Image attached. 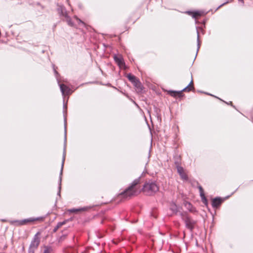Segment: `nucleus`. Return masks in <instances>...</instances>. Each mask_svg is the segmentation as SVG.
Segmentation results:
<instances>
[{
	"instance_id": "nucleus-1",
	"label": "nucleus",
	"mask_w": 253,
	"mask_h": 253,
	"mask_svg": "<svg viewBox=\"0 0 253 253\" xmlns=\"http://www.w3.org/2000/svg\"><path fill=\"white\" fill-rule=\"evenodd\" d=\"M140 182L139 179H135L130 186L127 188L121 195L125 198H128L136 195L140 192L139 187L138 186Z\"/></svg>"
},
{
	"instance_id": "nucleus-2",
	"label": "nucleus",
	"mask_w": 253,
	"mask_h": 253,
	"mask_svg": "<svg viewBox=\"0 0 253 253\" xmlns=\"http://www.w3.org/2000/svg\"><path fill=\"white\" fill-rule=\"evenodd\" d=\"M159 190V187L155 182L148 181L145 183L142 191L147 195H152Z\"/></svg>"
},
{
	"instance_id": "nucleus-3",
	"label": "nucleus",
	"mask_w": 253,
	"mask_h": 253,
	"mask_svg": "<svg viewBox=\"0 0 253 253\" xmlns=\"http://www.w3.org/2000/svg\"><path fill=\"white\" fill-rule=\"evenodd\" d=\"M193 80H192L190 82V84L185 88H184L182 90L176 91H172V90H169L168 91L169 93L172 96H181L182 94V91H190L192 90L193 88Z\"/></svg>"
},
{
	"instance_id": "nucleus-4",
	"label": "nucleus",
	"mask_w": 253,
	"mask_h": 253,
	"mask_svg": "<svg viewBox=\"0 0 253 253\" xmlns=\"http://www.w3.org/2000/svg\"><path fill=\"white\" fill-rule=\"evenodd\" d=\"M39 233H37L31 242L30 246V253H34L35 249H37L40 243V239L39 237Z\"/></svg>"
},
{
	"instance_id": "nucleus-5",
	"label": "nucleus",
	"mask_w": 253,
	"mask_h": 253,
	"mask_svg": "<svg viewBox=\"0 0 253 253\" xmlns=\"http://www.w3.org/2000/svg\"><path fill=\"white\" fill-rule=\"evenodd\" d=\"M184 220L186 227L192 231L194 227L196 222L187 216L185 217Z\"/></svg>"
},
{
	"instance_id": "nucleus-6",
	"label": "nucleus",
	"mask_w": 253,
	"mask_h": 253,
	"mask_svg": "<svg viewBox=\"0 0 253 253\" xmlns=\"http://www.w3.org/2000/svg\"><path fill=\"white\" fill-rule=\"evenodd\" d=\"M114 59L115 62H116V63L120 67V68L125 69V68H126L125 63L124 62V59L122 55H115L114 56Z\"/></svg>"
},
{
	"instance_id": "nucleus-7",
	"label": "nucleus",
	"mask_w": 253,
	"mask_h": 253,
	"mask_svg": "<svg viewBox=\"0 0 253 253\" xmlns=\"http://www.w3.org/2000/svg\"><path fill=\"white\" fill-rule=\"evenodd\" d=\"M42 217L30 218L27 219H24L20 221H15L14 222L17 223L18 225H24L28 222H33L36 220H42Z\"/></svg>"
},
{
	"instance_id": "nucleus-8",
	"label": "nucleus",
	"mask_w": 253,
	"mask_h": 253,
	"mask_svg": "<svg viewBox=\"0 0 253 253\" xmlns=\"http://www.w3.org/2000/svg\"><path fill=\"white\" fill-rule=\"evenodd\" d=\"M61 91L63 95H68L71 93L70 88L64 84H59Z\"/></svg>"
},
{
	"instance_id": "nucleus-9",
	"label": "nucleus",
	"mask_w": 253,
	"mask_h": 253,
	"mask_svg": "<svg viewBox=\"0 0 253 253\" xmlns=\"http://www.w3.org/2000/svg\"><path fill=\"white\" fill-rule=\"evenodd\" d=\"M65 159V153L63 154V159H62V165H61V169L60 173V176H59V191L58 192V195L59 196L60 195V190H61V180H62V171H63V168L64 166V163Z\"/></svg>"
},
{
	"instance_id": "nucleus-10",
	"label": "nucleus",
	"mask_w": 253,
	"mask_h": 253,
	"mask_svg": "<svg viewBox=\"0 0 253 253\" xmlns=\"http://www.w3.org/2000/svg\"><path fill=\"white\" fill-rule=\"evenodd\" d=\"M177 172L180 175L181 178L184 180L187 179V176L184 172V169L182 167L180 166L177 167Z\"/></svg>"
},
{
	"instance_id": "nucleus-11",
	"label": "nucleus",
	"mask_w": 253,
	"mask_h": 253,
	"mask_svg": "<svg viewBox=\"0 0 253 253\" xmlns=\"http://www.w3.org/2000/svg\"><path fill=\"white\" fill-rule=\"evenodd\" d=\"M223 200L220 198H215L212 201V206L213 208L218 207L222 202Z\"/></svg>"
},
{
	"instance_id": "nucleus-12",
	"label": "nucleus",
	"mask_w": 253,
	"mask_h": 253,
	"mask_svg": "<svg viewBox=\"0 0 253 253\" xmlns=\"http://www.w3.org/2000/svg\"><path fill=\"white\" fill-rule=\"evenodd\" d=\"M186 13L189 15H192V16L194 18H197L198 17L201 16L204 14V12L201 11H196L194 12L187 11Z\"/></svg>"
},
{
	"instance_id": "nucleus-13",
	"label": "nucleus",
	"mask_w": 253,
	"mask_h": 253,
	"mask_svg": "<svg viewBox=\"0 0 253 253\" xmlns=\"http://www.w3.org/2000/svg\"><path fill=\"white\" fill-rule=\"evenodd\" d=\"M199 191H200V196L202 198V200L203 201V202L205 204V205H207V203H208V202H207V199L206 198V197L205 196V194H204V190H203V189L202 188V187L200 186H199Z\"/></svg>"
},
{
	"instance_id": "nucleus-14",
	"label": "nucleus",
	"mask_w": 253,
	"mask_h": 253,
	"mask_svg": "<svg viewBox=\"0 0 253 253\" xmlns=\"http://www.w3.org/2000/svg\"><path fill=\"white\" fill-rule=\"evenodd\" d=\"M199 191H200V196L202 198V200L203 201V202L205 204V205H207V203H208V202H207V199L206 198V197L205 196V194H204V190H203V189L202 188V187L200 186H199Z\"/></svg>"
},
{
	"instance_id": "nucleus-15",
	"label": "nucleus",
	"mask_w": 253,
	"mask_h": 253,
	"mask_svg": "<svg viewBox=\"0 0 253 253\" xmlns=\"http://www.w3.org/2000/svg\"><path fill=\"white\" fill-rule=\"evenodd\" d=\"M133 84L134 86L136 87L137 91L140 92L142 90V85L138 80H136V81L133 83Z\"/></svg>"
},
{
	"instance_id": "nucleus-16",
	"label": "nucleus",
	"mask_w": 253,
	"mask_h": 253,
	"mask_svg": "<svg viewBox=\"0 0 253 253\" xmlns=\"http://www.w3.org/2000/svg\"><path fill=\"white\" fill-rule=\"evenodd\" d=\"M128 79L133 84L137 80V78L133 75L129 74L127 75Z\"/></svg>"
},
{
	"instance_id": "nucleus-17",
	"label": "nucleus",
	"mask_w": 253,
	"mask_h": 253,
	"mask_svg": "<svg viewBox=\"0 0 253 253\" xmlns=\"http://www.w3.org/2000/svg\"><path fill=\"white\" fill-rule=\"evenodd\" d=\"M58 11L59 13H60V14L63 15V16L65 15V12L67 13L65 8H64V7L62 6H60L58 8Z\"/></svg>"
},
{
	"instance_id": "nucleus-18",
	"label": "nucleus",
	"mask_w": 253,
	"mask_h": 253,
	"mask_svg": "<svg viewBox=\"0 0 253 253\" xmlns=\"http://www.w3.org/2000/svg\"><path fill=\"white\" fill-rule=\"evenodd\" d=\"M65 19H66V21H67V22L68 23V24L70 25V26H73L74 25V24L71 21V19L70 18V17L68 15L67 13L65 12V15L64 16Z\"/></svg>"
},
{
	"instance_id": "nucleus-19",
	"label": "nucleus",
	"mask_w": 253,
	"mask_h": 253,
	"mask_svg": "<svg viewBox=\"0 0 253 253\" xmlns=\"http://www.w3.org/2000/svg\"><path fill=\"white\" fill-rule=\"evenodd\" d=\"M52 251V248L50 247H45L43 253H50Z\"/></svg>"
},
{
	"instance_id": "nucleus-20",
	"label": "nucleus",
	"mask_w": 253,
	"mask_h": 253,
	"mask_svg": "<svg viewBox=\"0 0 253 253\" xmlns=\"http://www.w3.org/2000/svg\"><path fill=\"white\" fill-rule=\"evenodd\" d=\"M171 211H172L174 212H176L178 211V208L177 206L175 204H173L171 206L170 208Z\"/></svg>"
},
{
	"instance_id": "nucleus-21",
	"label": "nucleus",
	"mask_w": 253,
	"mask_h": 253,
	"mask_svg": "<svg viewBox=\"0 0 253 253\" xmlns=\"http://www.w3.org/2000/svg\"><path fill=\"white\" fill-rule=\"evenodd\" d=\"M186 206H187V208L188 209V210H189L190 211H191V212H193V211H195V210L193 208V207H192V205H191L190 203H186Z\"/></svg>"
},
{
	"instance_id": "nucleus-22",
	"label": "nucleus",
	"mask_w": 253,
	"mask_h": 253,
	"mask_svg": "<svg viewBox=\"0 0 253 253\" xmlns=\"http://www.w3.org/2000/svg\"><path fill=\"white\" fill-rule=\"evenodd\" d=\"M64 224V222H59V223L57 224V226H56L55 227V228L54 229V231H55H55H56L58 230V229L59 228H60V227L62 225H63Z\"/></svg>"
},
{
	"instance_id": "nucleus-23",
	"label": "nucleus",
	"mask_w": 253,
	"mask_h": 253,
	"mask_svg": "<svg viewBox=\"0 0 253 253\" xmlns=\"http://www.w3.org/2000/svg\"><path fill=\"white\" fill-rule=\"evenodd\" d=\"M197 46H198V50H199L200 48V40H199V33L198 31H197Z\"/></svg>"
},
{
	"instance_id": "nucleus-24",
	"label": "nucleus",
	"mask_w": 253,
	"mask_h": 253,
	"mask_svg": "<svg viewBox=\"0 0 253 253\" xmlns=\"http://www.w3.org/2000/svg\"><path fill=\"white\" fill-rule=\"evenodd\" d=\"M75 19L76 20L77 22L78 23H82L83 24H84V23L80 19H79L78 17H75Z\"/></svg>"
},
{
	"instance_id": "nucleus-25",
	"label": "nucleus",
	"mask_w": 253,
	"mask_h": 253,
	"mask_svg": "<svg viewBox=\"0 0 253 253\" xmlns=\"http://www.w3.org/2000/svg\"><path fill=\"white\" fill-rule=\"evenodd\" d=\"M80 209H74L71 210H70V211H71V212H72V211H80Z\"/></svg>"
},
{
	"instance_id": "nucleus-26",
	"label": "nucleus",
	"mask_w": 253,
	"mask_h": 253,
	"mask_svg": "<svg viewBox=\"0 0 253 253\" xmlns=\"http://www.w3.org/2000/svg\"><path fill=\"white\" fill-rule=\"evenodd\" d=\"M65 140H66V130H65Z\"/></svg>"
},
{
	"instance_id": "nucleus-27",
	"label": "nucleus",
	"mask_w": 253,
	"mask_h": 253,
	"mask_svg": "<svg viewBox=\"0 0 253 253\" xmlns=\"http://www.w3.org/2000/svg\"><path fill=\"white\" fill-rule=\"evenodd\" d=\"M227 2H225V3H227ZM224 4H225V3H223L222 4H221V5H220V6H219V7H220V6H222V5H224Z\"/></svg>"
},
{
	"instance_id": "nucleus-28",
	"label": "nucleus",
	"mask_w": 253,
	"mask_h": 253,
	"mask_svg": "<svg viewBox=\"0 0 253 253\" xmlns=\"http://www.w3.org/2000/svg\"><path fill=\"white\" fill-rule=\"evenodd\" d=\"M54 72H55V73L56 74H57V72L55 70L54 71Z\"/></svg>"
},
{
	"instance_id": "nucleus-29",
	"label": "nucleus",
	"mask_w": 253,
	"mask_h": 253,
	"mask_svg": "<svg viewBox=\"0 0 253 253\" xmlns=\"http://www.w3.org/2000/svg\"><path fill=\"white\" fill-rule=\"evenodd\" d=\"M239 0L243 2V0Z\"/></svg>"
}]
</instances>
